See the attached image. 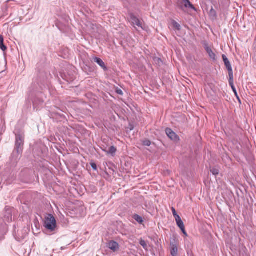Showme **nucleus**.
<instances>
[{
  "mask_svg": "<svg viewBox=\"0 0 256 256\" xmlns=\"http://www.w3.org/2000/svg\"><path fill=\"white\" fill-rule=\"evenodd\" d=\"M173 26L178 30H180V26L176 22H174L172 23Z\"/></svg>",
  "mask_w": 256,
  "mask_h": 256,
  "instance_id": "nucleus-18",
  "label": "nucleus"
},
{
  "mask_svg": "<svg viewBox=\"0 0 256 256\" xmlns=\"http://www.w3.org/2000/svg\"><path fill=\"white\" fill-rule=\"evenodd\" d=\"M140 244L144 248V250H148V244H147V242L145 240H144L141 238L140 240Z\"/></svg>",
  "mask_w": 256,
  "mask_h": 256,
  "instance_id": "nucleus-15",
  "label": "nucleus"
},
{
  "mask_svg": "<svg viewBox=\"0 0 256 256\" xmlns=\"http://www.w3.org/2000/svg\"><path fill=\"white\" fill-rule=\"evenodd\" d=\"M228 76H229V84L231 86L232 89H234V74L232 69H230L228 70Z\"/></svg>",
  "mask_w": 256,
  "mask_h": 256,
  "instance_id": "nucleus-7",
  "label": "nucleus"
},
{
  "mask_svg": "<svg viewBox=\"0 0 256 256\" xmlns=\"http://www.w3.org/2000/svg\"><path fill=\"white\" fill-rule=\"evenodd\" d=\"M172 214H173L174 217L175 218H177V216H180L176 214V210L174 208H172Z\"/></svg>",
  "mask_w": 256,
  "mask_h": 256,
  "instance_id": "nucleus-19",
  "label": "nucleus"
},
{
  "mask_svg": "<svg viewBox=\"0 0 256 256\" xmlns=\"http://www.w3.org/2000/svg\"><path fill=\"white\" fill-rule=\"evenodd\" d=\"M175 219H176V224H177L178 226L180 228L184 229V222H183L182 220L180 217L177 216V218Z\"/></svg>",
  "mask_w": 256,
  "mask_h": 256,
  "instance_id": "nucleus-11",
  "label": "nucleus"
},
{
  "mask_svg": "<svg viewBox=\"0 0 256 256\" xmlns=\"http://www.w3.org/2000/svg\"><path fill=\"white\" fill-rule=\"evenodd\" d=\"M24 142V136L22 134H18L16 136V146L18 151H21Z\"/></svg>",
  "mask_w": 256,
  "mask_h": 256,
  "instance_id": "nucleus-3",
  "label": "nucleus"
},
{
  "mask_svg": "<svg viewBox=\"0 0 256 256\" xmlns=\"http://www.w3.org/2000/svg\"><path fill=\"white\" fill-rule=\"evenodd\" d=\"M108 248L114 252H116L119 249L118 243L114 241H111L108 243Z\"/></svg>",
  "mask_w": 256,
  "mask_h": 256,
  "instance_id": "nucleus-6",
  "label": "nucleus"
},
{
  "mask_svg": "<svg viewBox=\"0 0 256 256\" xmlns=\"http://www.w3.org/2000/svg\"><path fill=\"white\" fill-rule=\"evenodd\" d=\"M166 134L168 138L174 142H178L180 141L179 136L170 128H167L166 130Z\"/></svg>",
  "mask_w": 256,
  "mask_h": 256,
  "instance_id": "nucleus-2",
  "label": "nucleus"
},
{
  "mask_svg": "<svg viewBox=\"0 0 256 256\" xmlns=\"http://www.w3.org/2000/svg\"><path fill=\"white\" fill-rule=\"evenodd\" d=\"M180 230H182V232L183 234H184L185 236H187V233H186V231L185 227H184V229L181 228Z\"/></svg>",
  "mask_w": 256,
  "mask_h": 256,
  "instance_id": "nucleus-22",
  "label": "nucleus"
},
{
  "mask_svg": "<svg viewBox=\"0 0 256 256\" xmlns=\"http://www.w3.org/2000/svg\"><path fill=\"white\" fill-rule=\"evenodd\" d=\"M151 144V142L150 140H144L143 142V144L146 146H150Z\"/></svg>",
  "mask_w": 256,
  "mask_h": 256,
  "instance_id": "nucleus-20",
  "label": "nucleus"
},
{
  "mask_svg": "<svg viewBox=\"0 0 256 256\" xmlns=\"http://www.w3.org/2000/svg\"><path fill=\"white\" fill-rule=\"evenodd\" d=\"M183 1V4L184 5V7L185 8H190L192 10H196L194 6L191 4L189 0H182Z\"/></svg>",
  "mask_w": 256,
  "mask_h": 256,
  "instance_id": "nucleus-12",
  "label": "nucleus"
},
{
  "mask_svg": "<svg viewBox=\"0 0 256 256\" xmlns=\"http://www.w3.org/2000/svg\"><path fill=\"white\" fill-rule=\"evenodd\" d=\"M205 50L208 54L210 58L213 60H215L216 58V54L213 52L212 48L209 46H206Z\"/></svg>",
  "mask_w": 256,
  "mask_h": 256,
  "instance_id": "nucleus-8",
  "label": "nucleus"
},
{
  "mask_svg": "<svg viewBox=\"0 0 256 256\" xmlns=\"http://www.w3.org/2000/svg\"><path fill=\"white\" fill-rule=\"evenodd\" d=\"M94 62H96L100 66H101L104 70H106V68L105 66L104 62L100 58H94Z\"/></svg>",
  "mask_w": 256,
  "mask_h": 256,
  "instance_id": "nucleus-10",
  "label": "nucleus"
},
{
  "mask_svg": "<svg viewBox=\"0 0 256 256\" xmlns=\"http://www.w3.org/2000/svg\"><path fill=\"white\" fill-rule=\"evenodd\" d=\"M44 226L46 229L52 232L55 230L56 222L54 217L52 215L48 214L45 218Z\"/></svg>",
  "mask_w": 256,
  "mask_h": 256,
  "instance_id": "nucleus-1",
  "label": "nucleus"
},
{
  "mask_svg": "<svg viewBox=\"0 0 256 256\" xmlns=\"http://www.w3.org/2000/svg\"><path fill=\"white\" fill-rule=\"evenodd\" d=\"M0 48L4 52L6 50L7 48L4 44V38L2 36H0Z\"/></svg>",
  "mask_w": 256,
  "mask_h": 256,
  "instance_id": "nucleus-14",
  "label": "nucleus"
},
{
  "mask_svg": "<svg viewBox=\"0 0 256 256\" xmlns=\"http://www.w3.org/2000/svg\"><path fill=\"white\" fill-rule=\"evenodd\" d=\"M222 58L224 62V64L227 68V70H228L232 69V68L230 63L229 62L227 57L225 55L223 54L222 56Z\"/></svg>",
  "mask_w": 256,
  "mask_h": 256,
  "instance_id": "nucleus-9",
  "label": "nucleus"
},
{
  "mask_svg": "<svg viewBox=\"0 0 256 256\" xmlns=\"http://www.w3.org/2000/svg\"><path fill=\"white\" fill-rule=\"evenodd\" d=\"M178 244L175 242L170 243V254L172 256H176L178 254Z\"/></svg>",
  "mask_w": 256,
  "mask_h": 256,
  "instance_id": "nucleus-5",
  "label": "nucleus"
},
{
  "mask_svg": "<svg viewBox=\"0 0 256 256\" xmlns=\"http://www.w3.org/2000/svg\"><path fill=\"white\" fill-rule=\"evenodd\" d=\"M210 172L214 176H217L219 174V170L216 168H213L210 170Z\"/></svg>",
  "mask_w": 256,
  "mask_h": 256,
  "instance_id": "nucleus-17",
  "label": "nucleus"
},
{
  "mask_svg": "<svg viewBox=\"0 0 256 256\" xmlns=\"http://www.w3.org/2000/svg\"><path fill=\"white\" fill-rule=\"evenodd\" d=\"M130 20L134 25H136L139 28H142V22L136 16L133 14L130 15Z\"/></svg>",
  "mask_w": 256,
  "mask_h": 256,
  "instance_id": "nucleus-4",
  "label": "nucleus"
},
{
  "mask_svg": "<svg viewBox=\"0 0 256 256\" xmlns=\"http://www.w3.org/2000/svg\"><path fill=\"white\" fill-rule=\"evenodd\" d=\"M134 218L140 224H142L144 222L142 218L138 214L134 216Z\"/></svg>",
  "mask_w": 256,
  "mask_h": 256,
  "instance_id": "nucleus-16",
  "label": "nucleus"
},
{
  "mask_svg": "<svg viewBox=\"0 0 256 256\" xmlns=\"http://www.w3.org/2000/svg\"><path fill=\"white\" fill-rule=\"evenodd\" d=\"M91 166L94 170H96V165L95 163H92Z\"/></svg>",
  "mask_w": 256,
  "mask_h": 256,
  "instance_id": "nucleus-21",
  "label": "nucleus"
},
{
  "mask_svg": "<svg viewBox=\"0 0 256 256\" xmlns=\"http://www.w3.org/2000/svg\"><path fill=\"white\" fill-rule=\"evenodd\" d=\"M117 149L114 146H112L110 147L108 150H104V151L107 154H110L112 156H114L115 153L116 152Z\"/></svg>",
  "mask_w": 256,
  "mask_h": 256,
  "instance_id": "nucleus-13",
  "label": "nucleus"
},
{
  "mask_svg": "<svg viewBox=\"0 0 256 256\" xmlns=\"http://www.w3.org/2000/svg\"><path fill=\"white\" fill-rule=\"evenodd\" d=\"M117 92L119 94H122V91L121 90H118Z\"/></svg>",
  "mask_w": 256,
  "mask_h": 256,
  "instance_id": "nucleus-23",
  "label": "nucleus"
},
{
  "mask_svg": "<svg viewBox=\"0 0 256 256\" xmlns=\"http://www.w3.org/2000/svg\"><path fill=\"white\" fill-rule=\"evenodd\" d=\"M234 92H235L236 94V90L235 88L234 87V89H232Z\"/></svg>",
  "mask_w": 256,
  "mask_h": 256,
  "instance_id": "nucleus-25",
  "label": "nucleus"
},
{
  "mask_svg": "<svg viewBox=\"0 0 256 256\" xmlns=\"http://www.w3.org/2000/svg\"><path fill=\"white\" fill-rule=\"evenodd\" d=\"M180 8L182 10H184V7L182 6H180Z\"/></svg>",
  "mask_w": 256,
  "mask_h": 256,
  "instance_id": "nucleus-24",
  "label": "nucleus"
}]
</instances>
